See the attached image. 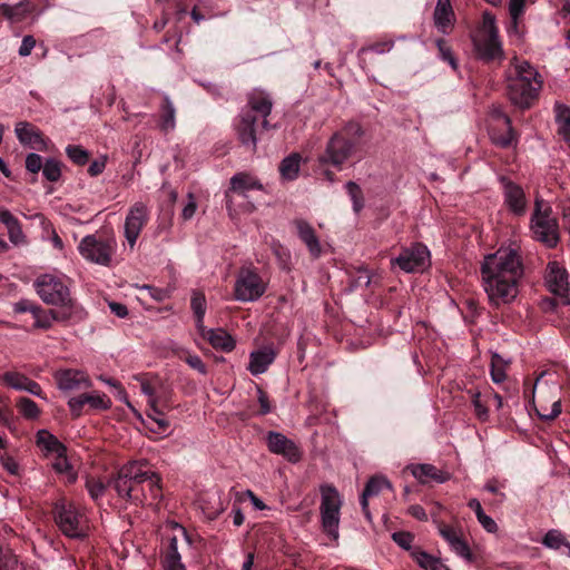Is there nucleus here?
<instances>
[{"label":"nucleus","instance_id":"57","mask_svg":"<svg viewBox=\"0 0 570 570\" xmlns=\"http://www.w3.org/2000/svg\"><path fill=\"white\" fill-rule=\"evenodd\" d=\"M393 541L404 550H411L413 535L410 532L399 531L392 534Z\"/></svg>","mask_w":570,"mask_h":570},{"label":"nucleus","instance_id":"39","mask_svg":"<svg viewBox=\"0 0 570 570\" xmlns=\"http://www.w3.org/2000/svg\"><path fill=\"white\" fill-rule=\"evenodd\" d=\"M542 544L552 550H560L561 548H564L567 550V556L570 557V542L567 541L559 530H549L543 537Z\"/></svg>","mask_w":570,"mask_h":570},{"label":"nucleus","instance_id":"33","mask_svg":"<svg viewBox=\"0 0 570 570\" xmlns=\"http://www.w3.org/2000/svg\"><path fill=\"white\" fill-rule=\"evenodd\" d=\"M147 461H134L125 464L120 469L129 474V479L142 485L149 478H153V471L146 470Z\"/></svg>","mask_w":570,"mask_h":570},{"label":"nucleus","instance_id":"37","mask_svg":"<svg viewBox=\"0 0 570 570\" xmlns=\"http://www.w3.org/2000/svg\"><path fill=\"white\" fill-rule=\"evenodd\" d=\"M502 122L507 127L504 134H500L497 130H491L490 137L494 145L507 148L512 145L514 140V130L511 125V119L508 115H502Z\"/></svg>","mask_w":570,"mask_h":570},{"label":"nucleus","instance_id":"44","mask_svg":"<svg viewBox=\"0 0 570 570\" xmlns=\"http://www.w3.org/2000/svg\"><path fill=\"white\" fill-rule=\"evenodd\" d=\"M147 416L158 425V430L164 432L169 428V422L165 419L164 413L157 406V400L148 401Z\"/></svg>","mask_w":570,"mask_h":570},{"label":"nucleus","instance_id":"42","mask_svg":"<svg viewBox=\"0 0 570 570\" xmlns=\"http://www.w3.org/2000/svg\"><path fill=\"white\" fill-rule=\"evenodd\" d=\"M16 405L19 413L27 420H36L40 414L38 405L29 397H19Z\"/></svg>","mask_w":570,"mask_h":570},{"label":"nucleus","instance_id":"62","mask_svg":"<svg viewBox=\"0 0 570 570\" xmlns=\"http://www.w3.org/2000/svg\"><path fill=\"white\" fill-rule=\"evenodd\" d=\"M257 400L261 406L259 413L262 415L268 414L272 410L269 405L268 395L261 387H257Z\"/></svg>","mask_w":570,"mask_h":570},{"label":"nucleus","instance_id":"10","mask_svg":"<svg viewBox=\"0 0 570 570\" xmlns=\"http://www.w3.org/2000/svg\"><path fill=\"white\" fill-rule=\"evenodd\" d=\"M266 292V284L254 267H242L234 285V297L238 302H256Z\"/></svg>","mask_w":570,"mask_h":570},{"label":"nucleus","instance_id":"29","mask_svg":"<svg viewBox=\"0 0 570 570\" xmlns=\"http://www.w3.org/2000/svg\"><path fill=\"white\" fill-rule=\"evenodd\" d=\"M208 343L216 350L223 352H232L235 348L236 342L232 335H229L223 328H210L207 331L206 338Z\"/></svg>","mask_w":570,"mask_h":570},{"label":"nucleus","instance_id":"35","mask_svg":"<svg viewBox=\"0 0 570 570\" xmlns=\"http://www.w3.org/2000/svg\"><path fill=\"white\" fill-rule=\"evenodd\" d=\"M176 109L169 99V97L165 96L161 104V116L159 127L161 131L165 134L171 131L176 127Z\"/></svg>","mask_w":570,"mask_h":570},{"label":"nucleus","instance_id":"2","mask_svg":"<svg viewBox=\"0 0 570 570\" xmlns=\"http://www.w3.org/2000/svg\"><path fill=\"white\" fill-rule=\"evenodd\" d=\"M364 129L360 122L348 121L327 140L324 150L317 156L315 171L328 183L336 180L330 167L342 170L347 160L355 157L362 147Z\"/></svg>","mask_w":570,"mask_h":570},{"label":"nucleus","instance_id":"48","mask_svg":"<svg viewBox=\"0 0 570 570\" xmlns=\"http://www.w3.org/2000/svg\"><path fill=\"white\" fill-rule=\"evenodd\" d=\"M2 381L11 389L23 391L29 377L18 372H6L2 375Z\"/></svg>","mask_w":570,"mask_h":570},{"label":"nucleus","instance_id":"17","mask_svg":"<svg viewBox=\"0 0 570 570\" xmlns=\"http://www.w3.org/2000/svg\"><path fill=\"white\" fill-rule=\"evenodd\" d=\"M112 487L120 498L135 503H142L146 500L144 489L139 483L129 479V474L119 469L112 480Z\"/></svg>","mask_w":570,"mask_h":570},{"label":"nucleus","instance_id":"16","mask_svg":"<svg viewBox=\"0 0 570 570\" xmlns=\"http://www.w3.org/2000/svg\"><path fill=\"white\" fill-rule=\"evenodd\" d=\"M544 283L547 288L554 295L564 297L570 289L569 274L559 262H549L546 267Z\"/></svg>","mask_w":570,"mask_h":570},{"label":"nucleus","instance_id":"6","mask_svg":"<svg viewBox=\"0 0 570 570\" xmlns=\"http://www.w3.org/2000/svg\"><path fill=\"white\" fill-rule=\"evenodd\" d=\"M55 521L61 532L69 538L86 535V517L82 510L66 499L59 500L53 508Z\"/></svg>","mask_w":570,"mask_h":570},{"label":"nucleus","instance_id":"7","mask_svg":"<svg viewBox=\"0 0 570 570\" xmlns=\"http://www.w3.org/2000/svg\"><path fill=\"white\" fill-rule=\"evenodd\" d=\"M321 520L324 532L336 540L338 538L340 510L342 499L335 487L331 484L321 485Z\"/></svg>","mask_w":570,"mask_h":570},{"label":"nucleus","instance_id":"63","mask_svg":"<svg viewBox=\"0 0 570 570\" xmlns=\"http://www.w3.org/2000/svg\"><path fill=\"white\" fill-rule=\"evenodd\" d=\"M525 0H510L509 12L513 19H518L524 10Z\"/></svg>","mask_w":570,"mask_h":570},{"label":"nucleus","instance_id":"50","mask_svg":"<svg viewBox=\"0 0 570 570\" xmlns=\"http://www.w3.org/2000/svg\"><path fill=\"white\" fill-rule=\"evenodd\" d=\"M190 306L196 318L204 317L206 313V298L204 294L199 292H194L191 296Z\"/></svg>","mask_w":570,"mask_h":570},{"label":"nucleus","instance_id":"11","mask_svg":"<svg viewBox=\"0 0 570 570\" xmlns=\"http://www.w3.org/2000/svg\"><path fill=\"white\" fill-rule=\"evenodd\" d=\"M391 262L405 273L421 272L430 263V252L425 245L415 243L410 247L403 248L400 255Z\"/></svg>","mask_w":570,"mask_h":570},{"label":"nucleus","instance_id":"51","mask_svg":"<svg viewBox=\"0 0 570 570\" xmlns=\"http://www.w3.org/2000/svg\"><path fill=\"white\" fill-rule=\"evenodd\" d=\"M535 411L541 420L552 421L561 413V402L560 400L554 401L550 410L540 406L537 407Z\"/></svg>","mask_w":570,"mask_h":570},{"label":"nucleus","instance_id":"49","mask_svg":"<svg viewBox=\"0 0 570 570\" xmlns=\"http://www.w3.org/2000/svg\"><path fill=\"white\" fill-rule=\"evenodd\" d=\"M435 45L439 50L440 58L443 61L449 62V65L455 70L458 68L456 59L452 52L451 47L446 43L444 39H438Z\"/></svg>","mask_w":570,"mask_h":570},{"label":"nucleus","instance_id":"5","mask_svg":"<svg viewBox=\"0 0 570 570\" xmlns=\"http://www.w3.org/2000/svg\"><path fill=\"white\" fill-rule=\"evenodd\" d=\"M472 43L476 58L483 62L502 61L504 59L495 17L492 13L485 11L482 14V24L472 37Z\"/></svg>","mask_w":570,"mask_h":570},{"label":"nucleus","instance_id":"56","mask_svg":"<svg viewBox=\"0 0 570 570\" xmlns=\"http://www.w3.org/2000/svg\"><path fill=\"white\" fill-rule=\"evenodd\" d=\"M18 563V560L10 550L3 551L0 548V570H12Z\"/></svg>","mask_w":570,"mask_h":570},{"label":"nucleus","instance_id":"31","mask_svg":"<svg viewBox=\"0 0 570 570\" xmlns=\"http://www.w3.org/2000/svg\"><path fill=\"white\" fill-rule=\"evenodd\" d=\"M558 132L570 148V107L557 102L554 105Z\"/></svg>","mask_w":570,"mask_h":570},{"label":"nucleus","instance_id":"27","mask_svg":"<svg viewBox=\"0 0 570 570\" xmlns=\"http://www.w3.org/2000/svg\"><path fill=\"white\" fill-rule=\"evenodd\" d=\"M295 226L299 239L306 245L311 256L318 258L322 254V247L313 226L303 219L296 220Z\"/></svg>","mask_w":570,"mask_h":570},{"label":"nucleus","instance_id":"53","mask_svg":"<svg viewBox=\"0 0 570 570\" xmlns=\"http://www.w3.org/2000/svg\"><path fill=\"white\" fill-rule=\"evenodd\" d=\"M45 163L42 157L36 153H30L26 157V169L32 174H38L42 170Z\"/></svg>","mask_w":570,"mask_h":570},{"label":"nucleus","instance_id":"12","mask_svg":"<svg viewBox=\"0 0 570 570\" xmlns=\"http://www.w3.org/2000/svg\"><path fill=\"white\" fill-rule=\"evenodd\" d=\"M262 190L263 185L258 179L247 173H237L230 178V186L225 193L226 208L229 215L233 216L235 196L242 197L244 200L247 198V191Z\"/></svg>","mask_w":570,"mask_h":570},{"label":"nucleus","instance_id":"4","mask_svg":"<svg viewBox=\"0 0 570 570\" xmlns=\"http://www.w3.org/2000/svg\"><path fill=\"white\" fill-rule=\"evenodd\" d=\"M68 278L55 274H41L35 281V288L43 303L59 306V311L70 314L75 322L85 318V309L72 298Z\"/></svg>","mask_w":570,"mask_h":570},{"label":"nucleus","instance_id":"59","mask_svg":"<svg viewBox=\"0 0 570 570\" xmlns=\"http://www.w3.org/2000/svg\"><path fill=\"white\" fill-rule=\"evenodd\" d=\"M185 362L198 373L205 375L207 374V366L203 362V360L198 355H188L185 358Z\"/></svg>","mask_w":570,"mask_h":570},{"label":"nucleus","instance_id":"28","mask_svg":"<svg viewBox=\"0 0 570 570\" xmlns=\"http://www.w3.org/2000/svg\"><path fill=\"white\" fill-rule=\"evenodd\" d=\"M275 357L276 353L273 347H263L257 351H253L249 355V364L247 370L252 375L263 374L274 362Z\"/></svg>","mask_w":570,"mask_h":570},{"label":"nucleus","instance_id":"24","mask_svg":"<svg viewBox=\"0 0 570 570\" xmlns=\"http://www.w3.org/2000/svg\"><path fill=\"white\" fill-rule=\"evenodd\" d=\"M32 317L35 320L32 327L40 330H49L53 322L67 323L75 322V317L59 309L45 311L40 305L33 309Z\"/></svg>","mask_w":570,"mask_h":570},{"label":"nucleus","instance_id":"22","mask_svg":"<svg viewBox=\"0 0 570 570\" xmlns=\"http://www.w3.org/2000/svg\"><path fill=\"white\" fill-rule=\"evenodd\" d=\"M384 489L392 490L391 482L383 475H374L366 482L362 492L360 503L362 511L368 522L372 521V515L368 509V498L379 495Z\"/></svg>","mask_w":570,"mask_h":570},{"label":"nucleus","instance_id":"26","mask_svg":"<svg viewBox=\"0 0 570 570\" xmlns=\"http://www.w3.org/2000/svg\"><path fill=\"white\" fill-rule=\"evenodd\" d=\"M433 21L441 33L448 35L451 31L455 22V14L450 0H438Z\"/></svg>","mask_w":570,"mask_h":570},{"label":"nucleus","instance_id":"60","mask_svg":"<svg viewBox=\"0 0 570 570\" xmlns=\"http://www.w3.org/2000/svg\"><path fill=\"white\" fill-rule=\"evenodd\" d=\"M36 46V39L33 38V36H24L23 39H22V42H21V46L19 48V56L21 57H28L32 49L35 48Z\"/></svg>","mask_w":570,"mask_h":570},{"label":"nucleus","instance_id":"19","mask_svg":"<svg viewBox=\"0 0 570 570\" xmlns=\"http://www.w3.org/2000/svg\"><path fill=\"white\" fill-rule=\"evenodd\" d=\"M14 132L21 145L40 151L47 150V141L43 138L42 132L31 122H17L14 127Z\"/></svg>","mask_w":570,"mask_h":570},{"label":"nucleus","instance_id":"61","mask_svg":"<svg viewBox=\"0 0 570 570\" xmlns=\"http://www.w3.org/2000/svg\"><path fill=\"white\" fill-rule=\"evenodd\" d=\"M196 209H197V204H196L195 197H194V195L191 193H189L188 194V202H187V204L185 205V207L183 208V212H181V217L185 220L190 219L195 215Z\"/></svg>","mask_w":570,"mask_h":570},{"label":"nucleus","instance_id":"47","mask_svg":"<svg viewBox=\"0 0 570 570\" xmlns=\"http://www.w3.org/2000/svg\"><path fill=\"white\" fill-rule=\"evenodd\" d=\"M66 154L73 164L79 166L87 164L90 156L88 150L83 149L79 145H68L66 147Z\"/></svg>","mask_w":570,"mask_h":570},{"label":"nucleus","instance_id":"32","mask_svg":"<svg viewBox=\"0 0 570 570\" xmlns=\"http://www.w3.org/2000/svg\"><path fill=\"white\" fill-rule=\"evenodd\" d=\"M29 13V2L20 1L13 6L7 3L0 4V14L11 22H21Z\"/></svg>","mask_w":570,"mask_h":570},{"label":"nucleus","instance_id":"36","mask_svg":"<svg viewBox=\"0 0 570 570\" xmlns=\"http://www.w3.org/2000/svg\"><path fill=\"white\" fill-rule=\"evenodd\" d=\"M301 155L293 153L285 157L279 165L281 176L286 180H294L299 173Z\"/></svg>","mask_w":570,"mask_h":570},{"label":"nucleus","instance_id":"1","mask_svg":"<svg viewBox=\"0 0 570 570\" xmlns=\"http://www.w3.org/2000/svg\"><path fill=\"white\" fill-rule=\"evenodd\" d=\"M483 289L491 306L511 304L519 295L524 276V265L520 249L500 247L483 257L480 265Z\"/></svg>","mask_w":570,"mask_h":570},{"label":"nucleus","instance_id":"38","mask_svg":"<svg viewBox=\"0 0 570 570\" xmlns=\"http://www.w3.org/2000/svg\"><path fill=\"white\" fill-rule=\"evenodd\" d=\"M165 567L166 570H186L185 566L181 563V557L178 552L176 537H171L169 539V544L165 557Z\"/></svg>","mask_w":570,"mask_h":570},{"label":"nucleus","instance_id":"40","mask_svg":"<svg viewBox=\"0 0 570 570\" xmlns=\"http://www.w3.org/2000/svg\"><path fill=\"white\" fill-rule=\"evenodd\" d=\"M513 77L520 78L527 82H532V85L541 86L538 71L528 61H522L515 65Z\"/></svg>","mask_w":570,"mask_h":570},{"label":"nucleus","instance_id":"55","mask_svg":"<svg viewBox=\"0 0 570 570\" xmlns=\"http://www.w3.org/2000/svg\"><path fill=\"white\" fill-rule=\"evenodd\" d=\"M86 488L88 490L89 495L94 500H98L99 498H101L106 490L105 484L101 481L95 479L88 480L86 483Z\"/></svg>","mask_w":570,"mask_h":570},{"label":"nucleus","instance_id":"3","mask_svg":"<svg viewBox=\"0 0 570 570\" xmlns=\"http://www.w3.org/2000/svg\"><path fill=\"white\" fill-rule=\"evenodd\" d=\"M273 105L271 94L262 89H253L248 92L247 104L238 116V121L235 125L237 138L244 147L253 153L257 148L259 128L265 130L271 128L267 118L272 112Z\"/></svg>","mask_w":570,"mask_h":570},{"label":"nucleus","instance_id":"14","mask_svg":"<svg viewBox=\"0 0 570 570\" xmlns=\"http://www.w3.org/2000/svg\"><path fill=\"white\" fill-rule=\"evenodd\" d=\"M266 444L269 452L282 455L292 463L298 462L302 458V452L295 442L279 432L269 431L266 435Z\"/></svg>","mask_w":570,"mask_h":570},{"label":"nucleus","instance_id":"43","mask_svg":"<svg viewBox=\"0 0 570 570\" xmlns=\"http://www.w3.org/2000/svg\"><path fill=\"white\" fill-rule=\"evenodd\" d=\"M507 362L501 355L494 353L491 358V379L494 383H502L507 379L505 374Z\"/></svg>","mask_w":570,"mask_h":570},{"label":"nucleus","instance_id":"46","mask_svg":"<svg viewBox=\"0 0 570 570\" xmlns=\"http://www.w3.org/2000/svg\"><path fill=\"white\" fill-rule=\"evenodd\" d=\"M346 190L353 203V209L355 213H360L364 207V198L361 187L354 181H347Z\"/></svg>","mask_w":570,"mask_h":570},{"label":"nucleus","instance_id":"45","mask_svg":"<svg viewBox=\"0 0 570 570\" xmlns=\"http://www.w3.org/2000/svg\"><path fill=\"white\" fill-rule=\"evenodd\" d=\"M42 175L48 181H58L61 177V163L53 158H48L45 161Z\"/></svg>","mask_w":570,"mask_h":570},{"label":"nucleus","instance_id":"13","mask_svg":"<svg viewBox=\"0 0 570 570\" xmlns=\"http://www.w3.org/2000/svg\"><path fill=\"white\" fill-rule=\"evenodd\" d=\"M148 220V209L144 203H135L125 220V237L130 247H134L142 227Z\"/></svg>","mask_w":570,"mask_h":570},{"label":"nucleus","instance_id":"18","mask_svg":"<svg viewBox=\"0 0 570 570\" xmlns=\"http://www.w3.org/2000/svg\"><path fill=\"white\" fill-rule=\"evenodd\" d=\"M438 529L440 535L448 542L451 550L455 554L463 558L468 562L473 561V556L470 550V547L460 529L443 523H440Z\"/></svg>","mask_w":570,"mask_h":570},{"label":"nucleus","instance_id":"58","mask_svg":"<svg viewBox=\"0 0 570 570\" xmlns=\"http://www.w3.org/2000/svg\"><path fill=\"white\" fill-rule=\"evenodd\" d=\"M146 482H148L149 493L154 500L161 498V485L160 478L157 473H153V478H149Z\"/></svg>","mask_w":570,"mask_h":570},{"label":"nucleus","instance_id":"8","mask_svg":"<svg viewBox=\"0 0 570 570\" xmlns=\"http://www.w3.org/2000/svg\"><path fill=\"white\" fill-rule=\"evenodd\" d=\"M116 240L114 238L101 237L98 235H87L78 244L79 254L91 263L109 266L116 252Z\"/></svg>","mask_w":570,"mask_h":570},{"label":"nucleus","instance_id":"30","mask_svg":"<svg viewBox=\"0 0 570 570\" xmlns=\"http://www.w3.org/2000/svg\"><path fill=\"white\" fill-rule=\"evenodd\" d=\"M411 557L424 570H451L442 560L419 548L411 551Z\"/></svg>","mask_w":570,"mask_h":570},{"label":"nucleus","instance_id":"34","mask_svg":"<svg viewBox=\"0 0 570 570\" xmlns=\"http://www.w3.org/2000/svg\"><path fill=\"white\" fill-rule=\"evenodd\" d=\"M2 223L6 225L9 239L13 245L18 246L26 243V235L22 232L21 224L12 214H4Z\"/></svg>","mask_w":570,"mask_h":570},{"label":"nucleus","instance_id":"21","mask_svg":"<svg viewBox=\"0 0 570 570\" xmlns=\"http://www.w3.org/2000/svg\"><path fill=\"white\" fill-rule=\"evenodd\" d=\"M58 387L63 392L87 389L91 385L85 372L78 370H62L55 374Z\"/></svg>","mask_w":570,"mask_h":570},{"label":"nucleus","instance_id":"54","mask_svg":"<svg viewBox=\"0 0 570 570\" xmlns=\"http://www.w3.org/2000/svg\"><path fill=\"white\" fill-rule=\"evenodd\" d=\"M393 47H394L393 40H384V41L375 42L367 47L361 48L360 53L366 52V51H372V52L382 55V53L391 51Z\"/></svg>","mask_w":570,"mask_h":570},{"label":"nucleus","instance_id":"64","mask_svg":"<svg viewBox=\"0 0 570 570\" xmlns=\"http://www.w3.org/2000/svg\"><path fill=\"white\" fill-rule=\"evenodd\" d=\"M37 307H38V304H35V303H32L31 301H28V299H21V301L17 302L13 305V311L16 313H27V312H29L32 315L33 309H36Z\"/></svg>","mask_w":570,"mask_h":570},{"label":"nucleus","instance_id":"20","mask_svg":"<svg viewBox=\"0 0 570 570\" xmlns=\"http://www.w3.org/2000/svg\"><path fill=\"white\" fill-rule=\"evenodd\" d=\"M86 404L94 410H107L110 407L111 401L106 394H80L77 397L70 399L68 402L71 415L73 417H79Z\"/></svg>","mask_w":570,"mask_h":570},{"label":"nucleus","instance_id":"52","mask_svg":"<svg viewBox=\"0 0 570 570\" xmlns=\"http://www.w3.org/2000/svg\"><path fill=\"white\" fill-rule=\"evenodd\" d=\"M469 394L471 395L472 404L474 406V411H475L476 416L481 421H487L488 417H489V411H488V407L481 402V399H480L481 394H480V392H478V391H469Z\"/></svg>","mask_w":570,"mask_h":570},{"label":"nucleus","instance_id":"23","mask_svg":"<svg viewBox=\"0 0 570 570\" xmlns=\"http://www.w3.org/2000/svg\"><path fill=\"white\" fill-rule=\"evenodd\" d=\"M502 183L507 206L515 215H523L527 205L523 189L519 185L505 178H502Z\"/></svg>","mask_w":570,"mask_h":570},{"label":"nucleus","instance_id":"25","mask_svg":"<svg viewBox=\"0 0 570 570\" xmlns=\"http://www.w3.org/2000/svg\"><path fill=\"white\" fill-rule=\"evenodd\" d=\"M411 470L412 475L420 483H428L430 481H434L436 483H444L450 480L451 475L449 472L438 469L436 466L423 463V464H412L407 466Z\"/></svg>","mask_w":570,"mask_h":570},{"label":"nucleus","instance_id":"41","mask_svg":"<svg viewBox=\"0 0 570 570\" xmlns=\"http://www.w3.org/2000/svg\"><path fill=\"white\" fill-rule=\"evenodd\" d=\"M37 444L48 452H60L63 450L62 444L58 441V439L49 433L47 430H40L37 433Z\"/></svg>","mask_w":570,"mask_h":570},{"label":"nucleus","instance_id":"15","mask_svg":"<svg viewBox=\"0 0 570 570\" xmlns=\"http://www.w3.org/2000/svg\"><path fill=\"white\" fill-rule=\"evenodd\" d=\"M540 88V85H532L520 78L512 76L508 78V96L513 105L521 108L530 106V101L535 98Z\"/></svg>","mask_w":570,"mask_h":570},{"label":"nucleus","instance_id":"9","mask_svg":"<svg viewBox=\"0 0 570 570\" xmlns=\"http://www.w3.org/2000/svg\"><path fill=\"white\" fill-rule=\"evenodd\" d=\"M531 230L537 240L553 248L559 242L557 219L551 216V208L542 209V200L535 199V209L531 218Z\"/></svg>","mask_w":570,"mask_h":570}]
</instances>
